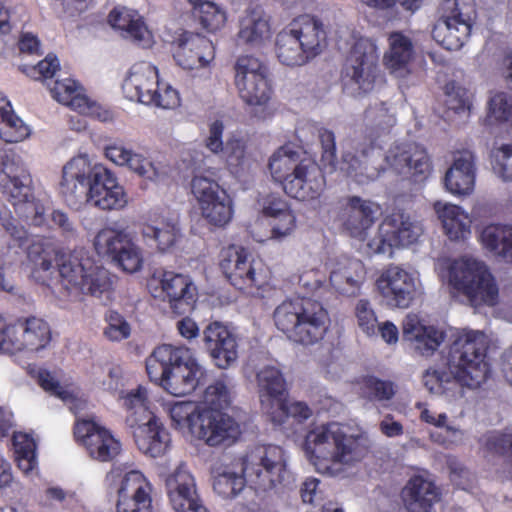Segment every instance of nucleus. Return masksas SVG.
<instances>
[{
    "mask_svg": "<svg viewBox=\"0 0 512 512\" xmlns=\"http://www.w3.org/2000/svg\"><path fill=\"white\" fill-rule=\"evenodd\" d=\"M489 339L483 331L462 330L450 347L447 361L453 381L444 379L438 371L428 370L423 384L431 393H444L454 400L463 397L462 386L478 388L487 378L489 366L485 360Z\"/></svg>",
    "mask_w": 512,
    "mask_h": 512,
    "instance_id": "nucleus-1",
    "label": "nucleus"
},
{
    "mask_svg": "<svg viewBox=\"0 0 512 512\" xmlns=\"http://www.w3.org/2000/svg\"><path fill=\"white\" fill-rule=\"evenodd\" d=\"M304 449L318 472L339 476L365 457L369 440L358 428L331 422L311 429Z\"/></svg>",
    "mask_w": 512,
    "mask_h": 512,
    "instance_id": "nucleus-2",
    "label": "nucleus"
},
{
    "mask_svg": "<svg viewBox=\"0 0 512 512\" xmlns=\"http://www.w3.org/2000/svg\"><path fill=\"white\" fill-rule=\"evenodd\" d=\"M243 476L225 471L214 477L213 489L223 499H233L248 482L255 489L290 488L294 477L287 468L284 450L276 445H262L251 449L242 461Z\"/></svg>",
    "mask_w": 512,
    "mask_h": 512,
    "instance_id": "nucleus-3",
    "label": "nucleus"
},
{
    "mask_svg": "<svg viewBox=\"0 0 512 512\" xmlns=\"http://www.w3.org/2000/svg\"><path fill=\"white\" fill-rule=\"evenodd\" d=\"M278 330L302 345L320 341L328 328V313L323 306L308 298L286 299L273 313Z\"/></svg>",
    "mask_w": 512,
    "mask_h": 512,
    "instance_id": "nucleus-4",
    "label": "nucleus"
},
{
    "mask_svg": "<svg viewBox=\"0 0 512 512\" xmlns=\"http://www.w3.org/2000/svg\"><path fill=\"white\" fill-rule=\"evenodd\" d=\"M61 285L69 293L100 297L113 286V276L83 249L61 255L57 260Z\"/></svg>",
    "mask_w": 512,
    "mask_h": 512,
    "instance_id": "nucleus-5",
    "label": "nucleus"
},
{
    "mask_svg": "<svg viewBox=\"0 0 512 512\" xmlns=\"http://www.w3.org/2000/svg\"><path fill=\"white\" fill-rule=\"evenodd\" d=\"M324 37L321 23L309 15L299 16L277 34V58L286 66H301L321 52Z\"/></svg>",
    "mask_w": 512,
    "mask_h": 512,
    "instance_id": "nucleus-6",
    "label": "nucleus"
},
{
    "mask_svg": "<svg viewBox=\"0 0 512 512\" xmlns=\"http://www.w3.org/2000/svg\"><path fill=\"white\" fill-rule=\"evenodd\" d=\"M450 288L464 295L471 306H494L498 302L499 290L494 277L482 261L463 256L448 265Z\"/></svg>",
    "mask_w": 512,
    "mask_h": 512,
    "instance_id": "nucleus-7",
    "label": "nucleus"
},
{
    "mask_svg": "<svg viewBox=\"0 0 512 512\" xmlns=\"http://www.w3.org/2000/svg\"><path fill=\"white\" fill-rule=\"evenodd\" d=\"M0 191L12 204L19 217L30 219L39 226L45 209L34 201L31 176L20 156L5 152L0 156Z\"/></svg>",
    "mask_w": 512,
    "mask_h": 512,
    "instance_id": "nucleus-8",
    "label": "nucleus"
},
{
    "mask_svg": "<svg viewBox=\"0 0 512 512\" xmlns=\"http://www.w3.org/2000/svg\"><path fill=\"white\" fill-rule=\"evenodd\" d=\"M125 97L144 105L173 109L179 105L178 92L169 85L160 87L158 70L149 62L134 64L122 85Z\"/></svg>",
    "mask_w": 512,
    "mask_h": 512,
    "instance_id": "nucleus-9",
    "label": "nucleus"
},
{
    "mask_svg": "<svg viewBox=\"0 0 512 512\" xmlns=\"http://www.w3.org/2000/svg\"><path fill=\"white\" fill-rule=\"evenodd\" d=\"M111 493L116 494V512H152V484L138 470L123 473L113 468L106 476Z\"/></svg>",
    "mask_w": 512,
    "mask_h": 512,
    "instance_id": "nucleus-10",
    "label": "nucleus"
},
{
    "mask_svg": "<svg viewBox=\"0 0 512 512\" xmlns=\"http://www.w3.org/2000/svg\"><path fill=\"white\" fill-rule=\"evenodd\" d=\"M104 165L94 163L86 154L71 158L62 168L59 192L68 206L79 209L86 203L96 172Z\"/></svg>",
    "mask_w": 512,
    "mask_h": 512,
    "instance_id": "nucleus-11",
    "label": "nucleus"
},
{
    "mask_svg": "<svg viewBox=\"0 0 512 512\" xmlns=\"http://www.w3.org/2000/svg\"><path fill=\"white\" fill-rule=\"evenodd\" d=\"M376 61L375 46L368 39L354 43L343 72L344 91L348 95L356 97L373 89Z\"/></svg>",
    "mask_w": 512,
    "mask_h": 512,
    "instance_id": "nucleus-12",
    "label": "nucleus"
},
{
    "mask_svg": "<svg viewBox=\"0 0 512 512\" xmlns=\"http://www.w3.org/2000/svg\"><path fill=\"white\" fill-rule=\"evenodd\" d=\"M148 289L154 298L167 301L176 314L193 309L197 289L189 276L173 271H156L148 280Z\"/></svg>",
    "mask_w": 512,
    "mask_h": 512,
    "instance_id": "nucleus-13",
    "label": "nucleus"
},
{
    "mask_svg": "<svg viewBox=\"0 0 512 512\" xmlns=\"http://www.w3.org/2000/svg\"><path fill=\"white\" fill-rule=\"evenodd\" d=\"M235 86L249 106H265L271 98L266 66L258 58L245 55L235 64Z\"/></svg>",
    "mask_w": 512,
    "mask_h": 512,
    "instance_id": "nucleus-14",
    "label": "nucleus"
},
{
    "mask_svg": "<svg viewBox=\"0 0 512 512\" xmlns=\"http://www.w3.org/2000/svg\"><path fill=\"white\" fill-rule=\"evenodd\" d=\"M220 268L230 283L239 290L259 288L266 283L261 261L255 260L242 247L232 245L223 249Z\"/></svg>",
    "mask_w": 512,
    "mask_h": 512,
    "instance_id": "nucleus-15",
    "label": "nucleus"
},
{
    "mask_svg": "<svg viewBox=\"0 0 512 512\" xmlns=\"http://www.w3.org/2000/svg\"><path fill=\"white\" fill-rule=\"evenodd\" d=\"M223 132V123L221 121L213 122L205 141L206 148L213 154L220 155L232 174L241 176L249 172L255 161L247 150V140L241 135L233 134L224 144Z\"/></svg>",
    "mask_w": 512,
    "mask_h": 512,
    "instance_id": "nucleus-16",
    "label": "nucleus"
},
{
    "mask_svg": "<svg viewBox=\"0 0 512 512\" xmlns=\"http://www.w3.org/2000/svg\"><path fill=\"white\" fill-rule=\"evenodd\" d=\"M416 242L415 224L403 212L392 213L379 226L378 234L368 243L376 254L392 256L393 248H405Z\"/></svg>",
    "mask_w": 512,
    "mask_h": 512,
    "instance_id": "nucleus-17",
    "label": "nucleus"
},
{
    "mask_svg": "<svg viewBox=\"0 0 512 512\" xmlns=\"http://www.w3.org/2000/svg\"><path fill=\"white\" fill-rule=\"evenodd\" d=\"M74 436L94 460L108 462L120 453L121 444L119 440L107 428L94 421H77Z\"/></svg>",
    "mask_w": 512,
    "mask_h": 512,
    "instance_id": "nucleus-18",
    "label": "nucleus"
},
{
    "mask_svg": "<svg viewBox=\"0 0 512 512\" xmlns=\"http://www.w3.org/2000/svg\"><path fill=\"white\" fill-rule=\"evenodd\" d=\"M169 502L176 512H209L197 493L193 475L183 464L165 478Z\"/></svg>",
    "mask_w": 512,
    "mask_h": 512,
    "instance_id": "nucleus-19",
    "label": "nucleus"
},
{
    "mask_svg": "<svg viewBox=\"0 0 512 512\" xmlns=\"http://www.w3.org/2000/svg\"><path fill=\"white\" fill-rule=\"evenodd\" d=\"M377 289L390 307L406 309L414 300L413 277L398 266H390L376 281Z\"/></svg>",
    "mask_w": 512,
    "mask_h": 512,
    "instance_id": "nucleus-20",
    "label": "nucleus"
},
{
    "mask_svg": "<svg viewBox=\"0 0 512 512\" xmlns=\"http://www.w3.org/2000/svg\"><path fill=\"white\" fill-rule=\"evenodd\" d=\"M241 434L240 425L220 411H205L195 436L210 447L230 446Z\"/></svg>",
    "mask_w": 512,
    "mask_h": 512,
    "instance_id": "nucleus-21",
    "label": "nucleus"
},
{
    "mask_svg": "<svg viewBox=\"0 0 512 512\" xmlns=\"http://www.w3.org/2000/svg\"><path fill=\"white\" fill-rule=\"evenodd\" d=\"M86 203L101 210H120L127 205L128 197L115 174L104 166L96 172Z\"/></svg>",
    "mask_w": 512,
    "mask_h": 512,
    "instance_id": "nucleus-22",
    "label": "nucleus"
},
{
    "mask_svg": "<svg viewBox=\"0 0 512 512\" xmlns=\"http://www.w3.org/2000/svg\"><path fill=\"white\" fill-rule=\"evenodd\" d=\"M173 56L183 69L206 67L214 59V45L202 35L184 32L176 42Z\"/></svg>",
    "mask_w": 512,
    "mask_h": 512,
    "instance_id": "nucleus-23",
    "label": "nucleus"
},
{
    "mask_svg": "<svg viewBox=\"0 0 512 512\" xmlns=\"http://www.w3.org/2000/svg\"><path fill=\"white\" fill-rule=\"evenodd\" d=\"M203 343L217 367L227 369L238 359V344L234 334L220 322H213L203 331Z\"/></svg>",
    "mask_w": 512,
    "mask_h": 512,
    "instance_id": "nucleus-24",
    "label": "nucleus"
},
{
    "mask_svg": "<svg viewBox=\"0 0 512 512\" xmlns=\"http://www.w3.org/2000/svg\"><path fill=\"white\" fill-rule=\"evenodd\" d=\"M325 188V178L319 166L308 159L296 169L294 175L285 182L287 195L300 201L317 199Z\"/></svg>",
    "mask_w": 512,
    "mask_h": 512,
    "instance_id": "nucleus-25",
    "label": "nucleus"
},
{
    "mask_svg": "<svg viewBox=\"0 0 512 512\" xmlns=\"http://www.w3.org/2000/svg\"><path fill=\"white\" fill-rule=\"evenodd\" d=\"M258 395L262 409L276 420L275 409L284 408L286 382L282 372L274 365H265L256 373Z\"/></svg>",
    "mask_w": 512,
    "mask_h": 512,
    "instance_id": "nucleus-26",
    "label": "nucleus"
},
{
    "mask_svg": "<svg viewBox=\"0 0 512 512\" xmlns=\"http://www.w3.org/2000/svg\"><path fill=\"white\" fill-rule=\"evenodd\" d=\"M50 92L59 103L70 106L80 114L94 117L102 122L111 118L109 111L88 99L82 93V88L73 79L65 78L55 81L53 87L50 88Z\"/></svg>",
    "mask_w": 512,
    "mask_h": 512,
    "instance_id": "nucleus-27",
    "label": "nucleus"
},
{
    "mask_svg": "<svg viewBox=\"0 0 512 512\" xmlns=\"http://www.w3.org/2000/svg\"><path fill=\"white\" fill-rule=\"evenodd\" d=\"M173 362L163 388L174 396H183L195 390L203 376L202 367L196 362L193 353L187 348V355Z\"/></svg>",
    "mask_w": 512,
    "mask_h": 512,
    "instance_id": "nucleus-28",
    "label": "nucleus"
},
{
    "mask_svg": "<svg viewBox=\"0 0 512 512\" xmlns=\"http://www.w3.org/2000/svg\"><path fill=\"white\" fill-rule=\"evenodd\" d=\"M476 167L472 152L457 153L451 166L445 173L443 182L445 189L458 197L470 196L475 189Z\"/></svg>",
    "mask_w": 512,
    "mask_h": 512,
    "instance_id": "nucleus-29",
    "label": "nucleus"
},
{
    "mask_svg": "<svg viewBox=\"0 0 512 512\" xmlns=\"http://www.w3.org/2000/svg\"><path fill=\"white\" fill-rule=\"evenodd\" d=\"M104 155L115 165L125 167L147 180L155 181L159 176V170L150 158L128 148L122 140L115 139L106 144Z\"/></svg>",
    "mask_w": 512,
    "mask_h": 512,
    "instance_id": "nucleus-30",
    "label": "nucleus"
},
{
    "mask_svg": "<svg viewBox=\"0 0 512 512\" xmlns=\"http://www.w3.org/2000/svg\"><path fill=\"white\" fill-rule=\"evenodd\" d=\"M10 333L12 335V341L9 344L10 353L22 350L37 352L45 348L51 339L48 324L36 317L12 325Z\"/></svg>",
    "mask_w": 512,
    "mask_h": 512,
    "instance_id": "nucleus-31",
    "label": "nucleus"
},
{
    "mask_svg": "<svg viewBox=\"0 0 512 512\" xmlns=\"http://www.w3.org/2000/svg\"><path fill=\"white\" fill-rule=\"evenodd\" d=\"M379 213L380 206L376 202L351 196L345 206L344 227L352 237L364 240Z\"/></svg>",
    "mask_w": 512,
    "mask_h": 512,
    "instance_id": "nucleus-32",
    "label": "nucleus"
},
{
    "mask_svg": "<svg viewBox=\"0 0 512 512\" xmlns=\"http://www.w3.org/2000/svg\"><path fill=\"white\" fill-rule=\"evenodd\" d=\"M238 40L251 47H259L271 37L269 16L258 4L249 5L239 17Z\"/></svg>",
    "mask_w": 512,
    "mask_h": 512,
    "instance_id": "nucleus-33",
    "label": "nucleus"
},
{
    "mask_svg": "<svg viewBox=\"0 0 512 512\" xmlns=\"http://www.w3.org/2000/svg\"><path fill=\"white\" fill-rule=\"evenodd\" d=\"M469 19L456 8L451 16L439 19L432 30L434 40L447 50H459L469 37Z\"/></svg>",
    "mask_w": 512,
    "mask_h": 512,
    "instance_id": "nucleus-34",
    "label": "nucleus"
},
{
    "mask_svg": "<svg viewBox=\"0 0 512 512\" xmlns=\"http://www.w3.org/2000/svg\"><path fill=\"white\" fill-rule=\"evenodd\" d=\"M133 436L138 449L152 458L160 457L166 453L170 444L168 431L156 417L151 421L141 422L134 427Z\"/></svg>",
    "mask_w": 512,
    "mask_h": 512,
    "instance_id": "nucleus-35",
    "label": "nucleus"
},
{
    "mask_svg": "<svg viewBox=\"0 0 512 512\" xmlns=\"http://www.w3.org/2000/svg\"><path fill=\"white\" fill-rule=\"evenodd\" d=\"M434 210L451 241H465L471 236L473 220L463 207L438 201L434 204Z\"/></svg>",
    "mask_w": 512,
    "mask_h": 512,
    "instance_id": "nucleus-36",
    "label": "nucleus"
},
{
    "mask_svg": "<svg viewBox=\"0 0 512 512\" xmlns=\"http://www.w3.org/2000/svg\"><path fill=\"white\" fill-rule=\"evenodd\" d=\"M363 263L354 258L342 256L336 259L330 270L332 286L343 294H353L365 279Z\"/></svg>",
    "mask_w": 512,
    "mask_h": 512,
    "instance_id": "nucleus-37",
    "label": "nucleus"
},
{
    "mask_svg": "<svg viewBox=\"0 0 512 512\" xmlns=\"http://www.w3.org/2000/svg\"><path fill=\"white\" fill-rule=\"evenodd\" d=\"M109 23L113 28L123 31L124 37L142 47L152 44V34L145 25L142 16L129 8H115L109 14Z\"/></svg>",
    "mask_w": 512,
    "mask_h": 512,
    "instance_id": "nucleus-38",
    "label": "nucleus"
},
{
    "mask_svg": "<svg viewBox=\"0 0 512 512\" xmlns=\"http://www.w3.org/2000/svg\"><path fill=\"white\" fill-rule=\"evenodd\" d=\"M183 353L187 355V347L169 344L157 347L146 360V370L150 380L163 387L173 362L181 360L180 355Z\"/></svg>",
    "mask_w": 512,
    "mask_h": 512,
    "instance_id": "nucleus-39",
    "label": "nucleus"
},
{
    "mask_svg": "<svg viewBox=\"0 0 512 512\" xmlns=\"http://www.w3.org/2000/svg\"><path fill=\"white\" fill-rule=\"evenodd\" d=\"M143 241L160 252H166L175 245L180 237L178 222L163 219L156 224H143L140 230Z\"/></svg>",
    "mask_w": 512,
    "mask_h": 512,
    "instance_id": "nucleus-40",
    "label": "nucleus"
},
{
    "mask_svg": "<svg viewBox=\"0 0 512 512\" xmlns=\"http://www.w3.org/2000/svg\"><path fill=\"white\" fill-rule=\"evenodd\" d=\"M413 44L401 33L390 36V52L385 63L390 72L398 78H405L412 71Z\"/></svg>",
    "mask_w": 512,
    "mask_h": 512,
    "instance_id": "nucleus-41",
    "label": "nucleus"
},
{
    "mask_svg": "<svg viewBox=\"0 0 512 512\" xmlns=\"http://www.w3.org/2000/svg\"><path fill=\"white\" fill-rule=\"evenodd\" d=\"M480 241L487 251L512 264V226L488 225L482 230Z\"/></svg>",
    "mask_w": 512,
    "mask_h": 512,
    "instance_id": "nucleus-42",
    "label": "nucleus"
},
{
    "mask_svg": "<svg viewBox=\"0 0 512 512\" xmlns=\"http://www.w3.org/2000/svg\"><path fill=\"white\" fill-rule=\"evenodd\" d=\"M30 133L29 126L15 115L11 103L0 95V138L7 143H17Z\"/></svg>",
    "mask_w": 512,
    "mask_h": 512,
    "instance_id": "nucleus-43",
    "label": "nucleus"
},
{
    "mask_svg": "<svg viewBox=\"0 0 512 512\" xmlns=\"http://www.w3.org/2000/svg\"><path fill=\"white\" fill-rule=\"evenodd\" d=\"M120 399L122 400V406L128 412L126 422L129 427H134L146 420L151 421L155 417L150 409L147 390L144 387L139 386L135 390L122 392Z\"/></svg>",
    "mask_w": 512,
    "mask_h": 512,
    "instance_id": "nucleus-44",
    "label": "nucleus"
},
{
    "mask_svg": "<svg viewBox=\"0 0 512 512\" xmlns=\"http://www.w3.org/2000/svg\"><path fill=\"white\" fill-rule=\"evenodd\" d=\"M167 412L177 429L187 430L195 436L205 411L196 402L177 401L167 405Z\"/></svg>",
    "mask_w": 512,
    "mask_h": 512,
    "instance_id": "nucleus-45",
    "label": "nucleus"
},
{
    "mask_svg": "<svg viewBox=\"0 0 512 512\" xmlns=\"http://www.w3.org/2000/svg\"><path fill=\"white\" fill-rule=\"evenodd\" d=\"M300 154L289 146L280 147L273 153L269 160V170L272 178L281 183L284 187L286 181L296 172V169L302 165Z\"/></svg>",
    "mask_w": 512,
    "mask_h": 512,
    "instance_id": "nucleus-46",
    "label": "nucleus"
},
{
    "mask_svg": "<svg viewBox=\"0 0 512 512\" xmlns=\"http://www.w3.org/2000/svg\"><path fill=\"white\" fill-rule=\"evenodd\" d=\"M199 18L203 28L207 31L215 32L224 27L227 15L226 12L217 4L206 0H185Z\"/></svg>",
    "mask_w": 512,
    "mask_h": 512,
    "instance_id": "nucleus-47",
    "label": "nucleus"
},
{
    "mask_svg": "<svg viewBox=\"0 0 512 512\" xmlns=\"http://www.w3.org/2000/svg\"><path fill=\"white\" fill-rule=\"evenodd\" d=\"M202 217L216 227H223L230 222L233 216V205L226 191L213 200L199 206Z\"/></svg>",
    "mask_w": 512,
    "mask_h": 512,
    "instance_id": "nucleus-48",
    "label": "nucleus"
},
{
    "mask_svg": "<svg viewBox=\"0 0 512 512\" xmlns=\"http://www.w3.org/2000/svg\"><path fill=\"white\" fill-rule=\"evenodd\" d=\"M131 234L125 229L106 227L94 238V247L98 255L108 256L112 260L119 253Z\"/></svg>",
    "mask_w": 512,
    "mask_h": 512,
    "instance_id": "nucleus-49",
    "label": "nucleus"
},
{
    "mask_svg": "<svg viewBox=\"0 0 512 512\" xmlns=\"http://www.w3.org/2000/svg\"><path fill=\"white\" fill-rule=\"evenodd\" d=\"M232 382L227 375L216 379L204 392L203 402L208 411H219L227 408L232 401Z\"/></svg>",
    "mask_w": 512,
    "mask_h": 512,
    "instance_id": "nucleus-50",
    "label": "nucleus"
},
{
    "mask_svg": "<svg viewBox=\"0 0 512 512\" xmlns=\"http://www.w3.org/2000/svg\"><path fill=\"white\" fill-rule=\"evenodd\" d=\"M443 90L448 109L468 118L472 109L473 93L454 81L446 83Z\"/></svg>",
    "mask_w": 512,
    "mask_h": 512,
    "instance_id": "nucleus-51",
    "label": "nucleus"
},
{
    "mask_svg": "<svg viewBox=\"0 0 512 512\" xmlns=\"http://www.w3.org/2000/svg\"><path fill=\"white\" fill-rule=\"evenodd\" d=\"M55 249L48 239L39 238L34 240L28 247L27 255L34 264L35 271L50 273L53 269L52 259Z\"/></svg>",
    "mask_w": 512,
    "mask_h": 512,
    "instance_id": "nucleus-52",
    "label": "nucleus"
},
{
    "mask_svg": "<svg viewBox=\"0 0 512 512\" xmlns=\"http://www.w3.org/2000/svg\"><path fill=\"white\" fill-rule=\"evenodd\" d=\"M38 382L45 391L57 396L66 404H69L71 411L76 412L80 408L82 401L77 398L74 391L60 386L58 381L49 371L40 370L38 373Z\"/></svg>",
    "mask_w": 512,
    "mask_h": 512,
    "instance_id": "nucleus-53",
    "label": "nucleus"
},
{
    "mask_svg": "<svg viewBox=\"0 0 512 512\" xmlns=\"http://www.w3.org/2000/svg\"><path fill=\"white\" fill-rule=\"evenodd\" d=\"M418 512H431L433 505L440 500V491L431 476L418 471Z\"/></svg>",
    "mask_w": 512,
    "mask_h": 512,
    "instance_id": "nucleus-54",
    "label": "nucleus"
},
{
    "mask_svg": "<svg viewBox=\"0 0 512 512\" xmlns=\"http://www.w3.org/2000/svg\"><path fill=\"white\" fill-rule=\"evenodd\" d=\"M124 271L135 273L139 271L144 263L142 249L133 241L132 236L121 248L119 253L113 258Z\"/></svg>",
    "mask_w": 512,
    "mask_h": 512,
    "instance_id": "nucleus-55",
    "label": "nucleus"
},
{
    "mask_svg": "<svg viewBox=\"0 0 512 512\" xmlns=\"http://www.w3.org/2000/svg\"><path fill=\"white\" fill-rule=\"evenodd\" d=\"M354 314L361 332L369 338H376L379 322L372 304L367 299L358 300Z\"/></svg>",
    "mask_w": 512,
    "mask_h": 512,
    "instance_id": "nucleus-56",
    "label": "nucleus"
},
{
    "mask_svg": "<svg viewBox=\"0 0 512 512\" xmlns=\"http://www.w3.org/2000/svg\"><path fill=\"white\" fill-rule=\"evenodd\" d=\"M444 332L434 325H423L418 322V352L429 356L444 341Z\"/></svg>",
    "mask_w": 512,
    "mask_h": 512,
    "instance_id": "nucleus-57",
    "label": "nucleus"
},
{
    "mask_svg": "<svg viewBox=\"0 0 512 512\" xmlns=\"http://www.w3.org/2000/svg\"><path fill=\"white\" fill-rule=\"evenodd\" d=\"M191 191L198 205L201 206L218 197L225 190L215 180L203 175H195L191 180Z\"/></svg>",
    "mask_w": 512,
    "mask_h": 512,
    "instance_id": "nucleus-58",
    "label": "nucleus"
},
{
    "mask_svg": "<svg viewBox=\"0 0 512 512\" xmlns=\"http://www.w3.org/2000/svg\"><path fill=\"white\" fill-rule=\"evenodd\" d=\"M106 327L104 336L113 342H120L130 337L131 326L128 321L116 311H108L105 315Z\"/></svg>",
    "mask_w": 512,
    "mask_h": 512,
    "instance_id": "nucleus-59",
    "label": "nucleus"
},
{
    "mask_svg": "<svg viewBox=\"0 0 512 512\" xmlns=\"http://www.w3.org/2000/svg\"><path fill=\"white\" fill-rule=\"evenodd\" d=\"M494 172L504 181L512 182V143L495 146L492 150Z\"/></svg>",
    "mask_w": 512,
    "mask_h": 512,
    "instance_id": "nucleus-60",
    "label": "nucleus"
},
{
    "mask_svg": "<svg viewBox=\"0 0 512 512\" xmlns=\"http://www.w3.org/2000/svg\"><path fill=\"white\" fill-rule=\"evenodd\" d=\"M488 121L490 123L508 121L512 118V97L505 93H497L488 103Z\"/></svg>",
    "mask_w": 512,
    "mask_h": 512,
    "instance_id": "nucleus-61",
    "label": "nucleus"
},
{
    "mask_svg": "<svg viewBox=\"0 0 512 512\" xmlns=\"http://www.w3.org/2000/svg\"><path fill=\"white\" fill-rule=\"evenodd\" d=\"M363 393L370 400L387 401L394 396L395 390L392 382L369 377L364 382Z\"/></svg>",
    "mask_w": 512,
    "mask_h": 512,
    "instance_id": "nucleus-62",
    "label": "nucleus"
},
{
    "mask_svg": "<svg viewBox=\"0 0 512 512\" xmlns=\"http://www.w3.org/2000/svg\"><path fill=\"white\" fill-rule=\"evenodd\" d=\"M60 67L58 58L53 54H48L43 60L35 66H23L22 71L35 80L50 79Z\"/></svg>",
    "mask_w": 512,
    "mask_h": 512,
    "instance_id": "nucleus-63",
    "label": "nucleus"
},
{
    "mask_svg": "<svg viewBox=\"0 0 512 512\" xmlns=\"http://www.w3.org/2000/svg\"><path fill=\"white\" fill-rule=\"evenodd\" d=\"M271 238L282 241L290 236L296 229V215L290 209L281 216H277L270 221Z\"/></svg>",
    "mask_w": 512,
    "mask_h": 512,
    "instance_id": "nucleus-64",
    "label": "nucleus"
}]
</instances>
